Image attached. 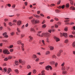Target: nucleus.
Listing matches in <instances>:
<instances>
[{
    "mask_svg": "<svg viewBox=\"0 0 75 75\" xmlns=\"http://www.w3.org/2000/svg\"><path fill=\"white\" fill-rule=\"evenodd\" d=\"M2 52L4 54H10V52L8 51L7 50H4Z\"/></svg>",
    "mask_w": 75,
    "mask_h": 75,
    "instance_id": "obj_1",
    "label": "nucleus"
},
{
    "mask_svg": "<svg viewBox=\"0 0 75 75\" xmlns=\"http://www.w3.org/2000/svg\"><path fill=\"white\" fill-rule=\"evenodd\" d=\"M45 68L46 70H47V71L49 70V69H50V70H52V68L50 66H46Z\"/></svg>",
    "mask_w": 75,
    "mask_h": 75,
    "instance_id": "obj_2",
    "label": "nucleus"
},
{
    "mask_svg": "<svg viewBox=\"0 0 75 75\" xmlns=\"http://www.w3.org/2000/svg\"><path fill=\"white\" fill-rule=\"evenodd\" d=\"M19 61L20 63L22 64V65H24L25 64V61H22L21 60L19 59Z\"/></svg>",
    "mask_w": 75,
    "mask_h": 75,
    "instance_id": "obj_3",
    "label": "nucleus"
},
{
    "mask_svg": "<svg viewBox=\"0 0 75 75\" xmlns=\"http://www.w3.org/2000/svg\"><path fill=\"white\" fill-rule=\"evenodd\" d=\"M54 38L56 42H58V41H59L60 39H59L56 36H54Z\"/></svg>",
    "mask_w": 75,
    "mask_h": 75,
    "instance_id": "obj_4",
    "label": "nucleus"
},
{
    "mask_svg": "<svg viewBox=\"0 0 75 75\" xmlns=\"http://www.w3.org/2000/svg\"><path fill=\"white\" fill-rule=\"evenodd\" d=\"M50 35H51V34L50 33H45V37L48 38V37H50Z\"/></svg>",
    "mask_w": 75,
    "mask_h": 75,
    "instance_id": "obj_5",
    "label": "nucleus"
},
{
    "mask_svg": "<svg viewBox=\"0 0 75 75\" xmlns=\"http://www.w3.org/2000/svg\"><path fill=\"white\" fill-rule=\"evenodd\" d=\"M62 52V50H60L59 51V52L57 53V55L58 57H59V56H61V52Z\"/></svg>",
    "mask_w": 75,
    "mask_h": 75,
    "instance_id": "obj_6",
    "label": "nucleus"
},
{
    "mask_svg": "<svg viewBox=\"0 0 75 75\" xmlns=\"http://www.w3.org/2000/svg\"><path fill=\"white\" fill-rule=\"evenodd\" d=\"M63 35L64 37H65V38H67V37H68V34L67 33H63Z\"/></svg>",
    "mask_w": 75,
    "mask_h": 75,
    "instance_id": "obj_7",
    "label": "nucleus"
},
{
    "mask_svg": "<svg viewBox=\"0 0 75 75\" xmlns=\"http://www.w3.org/2000/svg\"><path fill=\"white\" fill-rule=\"evenodd\" d=\"M29 38H30L29 40V42H31V41H32V40H33V38L31 36H29Z\"/></svg>",
    "mask_w": 75,
    "mask_h": 75,
    "instance_id": "obj_8",
    "label": "nucleus"
},
{
    "mask_svg": "<svg viewBox=\"0 0 75 75\" xmlns=\"http://www.w3.org/2000/svg\"><path fill=\"white\" fill-rule=\"evenodd\" d=\"M21 24V21H19L17 22V25L18 26H20Z\"/></svg>",
    "mask_w": 75,
    "mask_h": 75,
    "instance_id": "obj_9",
    "label": "nucleus"
},
{
    "mask_svg": "<svg viewBox=\"0 0 75 75\" xmlns=\"http://www.w3.org/2000/svg\"><path fill=\"white\" fill-rule=\"evenodd\" d=\"M45 33H42L40 34L39 35V37H43V36H45Z\"/></svg>",
    "mask_w": 75,
    "mask_h": 75,
    "instance_id": "obj_10",
    "label": "nucleus"
},
{
    "mask_svg": "<svg viewBox=\"0 0 75 75\" xmlns=\"http://www.w3.org/2000/svg\"><path fill=\"white\" fill-rule=\"evenodd\" d=\"M33 16L35 17H36L37 18H40V16L34 14L33 15Z\"/></svg>",
    "mask_w": 75,
    "mask_h": 75,
    "instance_id": "obj_11",
    "label": "nucleus"
},
{
    "mask_svg": "<svg viewBox=\"0 0 75 75\" xmlns=\"http://www.w3.org/2000/svg\"><path fill=\"white\" fill-rule=\"evenodd\" d=\"M55 62L52 61L50 62V64L51 65H54V64H55Z\"/></svg>",
    "mask_w": 75,
    "mask_h": 75,
    "instance_id": "obj_12",
    "label": "nucleus"
},
{
    "mask_svg": "<svg viewBox=\"0 0 75 75\" xmlns=\"http://www.w3.org/2000/svg\"><path fill=\"white\" fill-rule=\"evenodd\" d=\"M35 21V23H40V21H39V20H36Z\"/></svg>",
    "mask_w": 75,
    "mask_h": 75,
    "instance_id": "obj_13",
    "label": "nucleus"
},
{
    "mask_svg": "<svg viewBox=\"0 0 75 75\" xmlns=\"http://www.w3.org/2000/svg\"><path fill=\"white\" fill-rule=\"evenodd\" d=\"M49 48H50V50H54V47L52 46H50V47H49Z\"/></svg>",
    "mask_w": 75,
    "mask_h": 75,
    "instance_id": "obj_14",
    "label": "nucleus"
},
{
    "mask_svg": "<svg viewBox=\"0 0 75 75\" xmlns=\"http://www.w3.org/2000/svg\"><path fill=\"white\" fill-rule=\"evenodd\" d=\"M59 7L60 8H62V9H63V8H64V7H65V5H63L62 6H59Z\"/></svg>",
    "mask_w": 75,
    "mask_h": 75,
    "instance_id": "obj_15",
    "label": "nucleus"
},
{
    "mask_svg": "<svg viewBox=\"0 0 75 75\" xmlns=\"http://www.w3.org/2000/svg\"><path fill=\"white\" fill-rule=\"evenodd\" d=\"M66 7L67 8H69V3H67L66 5Z\"/></svg>",
    "mask_w": 75,
    "mask_h": 75,
    "instance_id": "obj_16",
    "label": "nucleus"
},
{
    "mask_svg": "<svg viewBox=\"0 0 75 75\" xmlns=\"http://www.w3.org/2000/svg\"><path fill=\"white\" fill-rule=\"evenodd\" d=\"M15 72L16 74H18L19 73V71H18L17 69L15 70Z\"/></svg>",
    "mask_w": 75,
    "mask_h": 75,
    "instance_id": "obj_17",
    "label": "nucleus"
},
{
    "mask_svg": "<svg viewBox=\"0 0 75 75\" xmlns=\"http://www.w3.org/2000/svg\"><path fill=\"white\" fill-rule=\"evenodd\" d=\"M72 46L74 48H75V42H74L72 43Z\"/></svg>",
    "mask_w": 75,
    "mask_h": 75,
    "instance_id": "obj_18",
    "label": "nucleus"
},
{
    "mask_svg": "<svg viewBox=\"0 0 75 75\" xmlns=\"http://www.w3.org/2000/svg\"><path fill=\"white\" fill-rule=\"evenodd\" d=\"M27 69H30V68H31V67L29 65H28L27 66Z\"/></svg>",
    "mask_w": 75,
    "mask_h": 75,
    "instance_id": "obj_19",
    "label": "nucleus"
},
{
    "mask_svg": "<svg viewBox=\"0 0 75 75\" xmlns=\"http://www.w3.org/2000/svg\"><path fill=\"white\" fill-rule=\"evenodd\" d=\"M17 30L18 33H20V32H21V31L20 30V29L18 28H17Z\"/></svg>",
    "mask_w": 75,
    "mask_h": 75,
    "instance_id": "obj_20",
    "label": "nucleus"
},
{
    "mask_svg": "<svg viewBox=\"0 0 75 75\" xmlns=\"http://www.w3.org/2000/svg\"><path fill=\"white\" fill-rule=\"evenodd\" d=\"M68 27H65V28H64V30L65 31H68Z\"/></svg>",
    "mask_w": 75,
    "mask_h": 75,
    "instance_id": "obj_21",
    "label": "nucleus"
},
{
    "mask_svg": "<svg viewBox=\"0 0 75 75\" xmlns=\"http://www.w3.org/2000/svg\"><path fill=\"white\" fill-rule=\"evenodd\" d=\"M47 27V26L45 24H44L43 25H42V28H45Z\"/></svg>",
    "mask_w": 75,
    "mask_h": 75,
    "instance_id": "obj_22",
    "label": "nucleus"
},
{
    "mask_svg": "<svg viewBox=\"0 0 75 75\" xmlns=\"http://www.w3.org/2000/svg\"><path fill=\"white\" fill-rule=\"evenodd\" d=\"M18 61H15L14 62V64H15V65H17L18 64Z\"/></svg>",
    "mask_w": 75,
    "mask_h": 75,
    "instance_id": "obj_23",
    "label": "nucleus"
},
{
    "mask_svg": "<svg viewBox=\"0 0 75 75\" xmlns=\"http://www.w3.org/2000/svg\"><path fill=\"white\" fill-rule=\"evenodd\" d=\"M22 42L20 40H18L17 42V44H21V43H22Z\"/></svg>",
    "mask_w": 75,
    "mask_h": 75,
    "instance_id": "obj_24",
    "label": "nucleus"
},
{
    "mask_svg": "<svg viewBox=\"0 0 75 75\" xmlns=\"http://www.w3.org/2000/svg\"><path fill=\"white\" fill-rule=\"evenodd\" d=\"M8 59H11L12 58V56H8Z\"/></svg>",
    "mask_w": 75,
    "mask_h": 75,
    "instance_id": "obj_25",
    "label": "nucleus"
},
{
    "mask_svg": "<svg viewBox=\"0 0 75 75\" xmlns=\"http://www.w3.org/2000/svg\"><path fill=\"white\" fill-rule=\"evenodd\" d=\"M38 33L37 34V35L39 37V35L41 34V31H39L38 32Z\"/></svg>",
    "mask_w": 75,
    "mask_h": 75,
    "instance_id": "obj_26",
    "label": "nucleus"
},
{
    "mask_svg": "<svg viewBox=\"0 0 75 75\" xmlns=\"http://www.w3.org/2000/svg\"><path fill=\"white\" fill-rule=\"evenodd\" d=\"M25 35L24 34H22L21 35V38H23L24 37Z\"/></svg>",
    "mask_w": 75,
    "mask_h": 75,
    "instance_id": "obj_27",
    "label": "nucleus"
},
{
    "mask_svg": "<svg viewBox=\"0 0 75 75\" xmlns=\"http://www.w3.org/2000/svg\"><path fill=\"white\" fill-rule=\"evenodd\" d=\"M31 21L33 23H35V19L34 18L32 19Z\"/></svg>",
    "mask_w": 75,
    "mask_h": 75,
    "instance_id": "obj_28",
    "label": "nucleus"
},
{
    "mask_svg": "<svg viewBox=\"0 0 75 75\" xmlns=\"http://www.w3.org/2000/svg\"><path fill=\"white\" fill-rule=\"evenodd\" d=\"M70 3L71 5H73L74 4V2H73L72 0L70 1Z\"/></svg>",
    "mask_w": 75,
    "mask_h": 75,
    "instance_id": "obj_29",
    "label": "nucleus"
},
{
    "mask_svg": "<svg viewBox=\"0 0 75 75\" xmlns=\"http://www.w3.org/2000/svg\"><path fill=\"white\" fill-rule=\"evenodd\" d=\"M8 59L7 57H5L4 59V61H7L8 60Z\"/></svg>",
    "mask_w": 75,
    "mask_h": 75,
    "instance_id": "obj_30",
    "label": "nucleus"
},
{
    "mask_svg": "<svg viewBox=\"0 0 75 75\" xmlns=\"http://www.w3.org/2000/svg\"><path fill=\"white\" fill-rule=\"evenodd\" d=\"M33 74H35L36 73V72H37V71H36V70L35 69L33 70Z\"/></svg>",
    "mask_w": 75,
    "mask_h": 75,
    "instance_id": "obj_31",
    "label": "nucleus"
},
{
    "mask_svg": "<svg viewBox=\"0 0 75 75\" xmlns=\"http://www.w3.org/2000/svg\"><path fill=\"white\" fill-rule=\"evenodd\" d=\"M7 32L4 33L3 34V35H7Z\"/></svg>",
    "mask_w": 75,
    "mask_h": 75,
    "instance_id": "obj_32",
    "label": "nucleus"
},
{
    "mask_svg": "<svg viewBox=\"0 0 75 75\" xmlns=\"http://www.w3.org/2000/svg\"><path fill=\"white\" fill-rule=\"evenodd\" d=\"M54 25L55 28H58V25L57 24H55Z\"/></svg>",
    "mask_w": 75,
    "mask_h": 75,
    "instance_id": "obj_33",
    "label": "nucleus"
},
{
    "mask_svg": "<svg viewBox=\"0 0 75 75\" xmlns=\"http://www.w3.org/2000/svg\"><path fill=\"white\" fill-rule=\"evenodd\" d=\"M41 74H42L41 75H45V74L44 73V71H42Z\"/></svg>",
    "mask_w": 75,
    "mask_h": 75,
    "instance_id": "obj_34",
    "label": "nucleus"
},
{
    "mask_svg": "<svg viewBox=\"0 0 75 75\" xmlns=\"http://www.w3.org/2000/svg\"><path fill=\"white\" fill-rule=\"evenodd\" d=\"M48 32L50 33H51V32H52V30L51 29H49Z\"/></svg>",
    "mask_w": 75,
    "mask_h": 75,
    "instance_id": "obj_35",
    "label": "nucleus"
},
{
    "mask_svg": "<svg viewBox=\"0 0 75 75\" xmlns=\"http://www.w3.org/2000/svg\"><path fill=\"white\" fill-rule=\"evenodd\" d=\"M67 72L66 71H63L62 72V74H67Z\"/></svg>",
    "mask_w": 75,
    "mask_h": 75,
    "instance_id": "obj_36",
    "label": "nucleus"
},
{
    "mask_svg": "<svg viewBox=\"0 0 75 75\" xmlns=\"http://www.w3.org/2000/svg\"><path fill=\"white\" fill-rule=\"evenodd\" d=\"M69 37L70 38H74V36L72 35H69Z\"/></svg>",
    "mask_w": 75,
    "mask_h": 75,
    "instance_id": "obj_37",
    "label": "nucleus"
},
{
    "mask_svg": "<svg viewBox=\"0 0 75 75\" xmlns=\"http://www.w3.org/2000/svg\"><path fill=\"white\" fill-rule=\"evenodd\" d=\"M58 25H61V22H59L57 23Z\"/></svg>",
    "mask_w": 75,
    "mask_h": 75,
    "instance_id": "obj_38",
    "label": "nucleus"
},
{
    "mask_svg": "<svg viewBox=\"0 0 75 75\" xmlns=\"http://www.w3.org/2000/svg\"><path fill=\"white\" fill-rule=\"evenodd\" d=\"M13 49H11L10 50V51L11 52H13Z\"/></svg>",
    "mask_w": 75,
    "mask_h": 75,
    "instance_id": "obj_39",
    "label": "nucleus"
},
{
    "mask_svg": "<svg viewBox=\"0 0 75 75\" xmlns=\"http://www.w3.org/2000/svg\"><path fill=\"white\" fill-rule=\"evenodd\" d=\"M69 20H65L64 21V22H65V23H67V22H69Z\"/></svg>",
    "mask_w": 75,
    "mask_h": 75,
    "instance_id": "obj_40",
    "label": "nucleus"
},
{
    "mask_svg": "<svg viewBox=\"0 0 75 75\" xmlns=\"http://www.w3.org/2000/svg\"><path fill=\"white\" fill-rule=\"evenodd\" d=\"M17 21L16 20H14L13 21V23H16V22Z\"/></svg>",
    "mask_w": 75,
    "mask_h": 75,
    "instance_id": "obj_41",
    "label": "nucleus"
},
{
    "mask_svg": "<svg viewBox=\"0 0 75 75\" xmlns=\"http://www.w3.org/2000/svg\"><path fill=\"white\" fill-rule=\"evenodd\" d=\"M55 31V30L54 29H52V33H54Z\"/></svg>",
    "mask_w": 75,
    "mask_h": 75,
    "instance_id": "obj_42",
    "label": "nucleus"
},
{
    "mask_svg": "<svg viewBox=\"0 0 75 75\" xmlns=\"http://www.w3.org/2000/svg\"><path fill=\"white\" fill-rule=\"evenodd\" d=\"M65 43H67V42H68V40H65L64 41Z\"/></svg>",
    "mask_w": 75,
    "mask_h": 75,
    "instance_id": "obj_43",
    "label": "nucleus"
},
{
    "mask_svg": "<svg viewBox=\"0 0 75 75\" xmlns=\"http://www.w3.org/2000/svg\"><path fill=\"white\" fill-rule=\"evenodd\" d=\"M2 41H3V42H7L8 41L7 40H2Z\"/></svg>",
    "mask_w": 75,
    "mask_h": 75,
    "instance_id": "obj_44",
    "label": "nucleus"
},
{
    "mask_svg": "<svg viewBox=\"0 0 75 75\" xmlns=\"http://www.w3.org/2000/svg\"><path fill=\"white\" fill-rule=\"evenodd\" d=\"M33 55L34 56V57L35 58H37V56L35 54H33Z\"/></svg>",
    "mask_w": 75,
    "mask_h": 75,
    "instance_id": "obj_45",
    "label": "nucleus"
},
{
    "mask_svg": "<svg viewBox=\"0 0 75 75\" xmlns=\"http://www.w3.org/2000/svg\"><path fill=\"white\" fill-rule=\"evenodd\" d=\"M13 47V45H11L9 47V48H12Z\"/></svg>",
    "mask_w": 75,
    "mask_h": 75,
    "instance_id": "obj_46",
    "label": "nucleus"
},
{
    "mask_svg": "<svg viewBox=\"0 0 75 75\" xmlns=\"http://www.w3.org/2000/svg\"><path fill=\"white\" fill-rule=\"evenodd\" d=\"M61 0H59V1L57 3V4H59L61 3Z\"/></svg>",
    "mask_w": 75,
    "mask_h": 75,
    "instance_id": "obj_47",
    "label": "nucleus"
},
{
    "mask_svg": "<svg viewBox=\"0 0 75 75\" xmlns=\"http://www.w3.org/2000/svg\"><path fill=\"white\" fill-rule=\"evenodd\" d=\"M50 54V52L49 51H47L46 53V55H48V54Z\"/></svg>",
    "mask_w": 75,
    "mask_h": 75,
    "instance_id": "obj_48",
    "label": "nucleus"
},
{
    "mask_svg": "<svg viewBox=\"0 0 75 75\" xmlns=\"http://www.w3.org/2000/svg\"><path fill=\"white\" fill-rule=\"evenodd\" d=\"M55 6V4H51L50 6H51L52 7H53V6Z\"/></svg>",
    "mask_w": 75,
    "mask_h": 75,
    "instance_id": "obj_49",
    "label": "nucleus"
},
{
    "mask_svg": "<svg viewBox=\"0 0 75 75\" xmlns=\"http://www.w3.org/2000/svg\"><path fill=\"white\" fill-rule=\"evenodd\" d=\"M14 34V33L13 32H12L11 33V35H13Z\"/></svg>",
    "mask_w": 75,
    "mask_h": 75,
    "instance_id": "obj_50",
    "label": "nucleus"
},
{
    "mask_svg": "<svg viewBox=\"0 0 75 75\" xmlns=\"http://www.w3.org/2000/svg\"><path fill=\"white\" fill-rule=\"evenodd\" d=\"M4 37V38H8V35H5Z\"/></svg>",
    "mask_w": 75,
    "mask_h": 75,
    "instance_id": "obj_51",
    "label": "nucleus"
},
{
    "mask_svg": "<svg viewBox=\"0 0 75 75\" xmlns=\"http://www.w3.org/2000/svg\"><path fill=\"white\" fill-rule=\"evenodd\" d=\"M65 24L66 25H68L69 24H70V23L68 22H65Z\"/></svg>",
    "mask_w": 75,
    "mask_h": 75,
    "instance_id": "obj_52",
    "label": "nucleus"
},
{
    "mask_svg": "<svg viewBox=\"0 0 75 75\" xmlns=\"http://www.w3.org/2000/svg\"><path fill=\"white\" fill-rule=\"evenodd\" d=\"M7 66V64L6 63H5L3 64V66L4 67V66Z\"/></svg>",
    "mask_w": 75,
    "mask_h": 75,
    "instance_id": "obj_53",
    "label": "nucleus"
},
{
    "mask_svg": "<svg viewBox=\"0 0 75 75\" xmlns=\"http://www.w3.org/2000/svg\"><path fill=\"white\" fill-rule=\"evenodd\" d=\"M52 58H56V56L55 55H53L52 56Z\"/></svg>",
    "mask_w": 75,
    "mask_h": 75,
    "instance_id": "obj_54",
    "label": "nucleus"
},
{
    "mask_svg": "<svg viewBox=\"0 0 75 75\" xmlns=\"http://www.w3.org/2000/svg\"><path fill=\"white\" fill-rule=\"evenodd\" d=\"M42 42L43 43V44L45 45V42H44V40H42Z\"/></svg>",
    "mask_w": 75,
    "mask_h": 75,
    "instance_id": "obj_55",
    "label": "nucleus"
},
{
    "mask_svg": "<svg viewBox=\"0 0 75 75\" xmlns=\"http://www.w3.org/2000/svg\"><path fill=\"white\" fill-rule=\"evenodd\" d=\"M7 6L9 7H11V4H8L7 5Z\"/></svg>",
    "mask_w": 75,
    "mask_h": 75,
    "instance_id": "obj_56",
    "label": "nucleus"
},
{
    "mask_svg": "<svg viewBox=\"0 0 75 75\" xmlns=\"http://www.w3.org/2000/svg\"><path fill=\"white\" fill-rule=\"evenodd\" d=\"M4 70L5 72H6L7 71V69H6V68H4Z\"/></svg>",
    "mask_w": 75,
    "mask_h": 75,
    "instance_id": "obj_57",
    "label": "nucleus"
},
{
    "mask_svg": "<svg viewBox=\"0 0 75 75\" xmlns=\"http://www.w3.org/2000/svg\"><path fill=\"white\" fill-rule=\"evenodd\" d=\"M39 61V59H36L35 60V61L36 62H38V61Z\"/></svg>",
    "mask_w": 75,
    "mask_h": 75,
    "instance_id": "obj_58",
    "label": "nucleus"
},
{
    "mask_svg": "<svg viewBox=\"0 0 75 75\" xmlns=\"http://www.w3.org/2000/svg\"><path fill=\"white\" fill-rule=\"evenodd\" d=\"M60 35L61 37H62V35H63V33H60Z\"/></svg>",
    "mask_w": 75,
    "mask_h": 75,
    "instance_id": "obj_59",
    "label": "nucleus"
},
{
    "mask_svg": "<svg viewBox=\"0 0 75 75\" xmlns=\"http://www.w3.org/2000/svg\"><path fill=\"white\" fill-rule=\"evenodd\" d=\"M28 3L27 2H25V6H27Z\"/></svg>",
    "mask_w": 75,
    "mask_h": 75,
    "instance_id": "obj_60",
    "label": "nucleus"
},
{
    "mask_svg": "<svg viewBox=\"0 0 75 75\" xmlns=\"http://www.w3.org/2000/svg\"><path fill=\"white\" fill-rule=\"evenodd\" d=\"M69 68H69V67H67L66 69H67V71H68V69H69Z\"/></svg>",
    "mask_w": 75,
    "mask_h": 75,
    "instance_id": "obj_61",
    "label": "nucleus"
},
{
    "mask_svg": "<svg viewBox=\"0 0 75 75\" xmlns=\"http://www.w3.org/2000/svg\"><path fill=\"white\" fill-rule=\"evenodd\" d=\"M47 42H49V39H48V38L47 39Z\"/></svg>",
    "mask_w": 75,
    "mask_h": 75,
    "instance_id": "obj_62",
    "label": "nucleus"
},
{
    "mask_svg": "<svg viewBox=\"0 0 75 75\" xmlns=\"http://www.w3.org/2000/svg\"><path fill=\"white\" fill-rule=\"evenodd\" d=\"M72 33L74 35H75V31L72 32Z\"/></svg>",
    "mask_w": 75,
    "mask_h": 75,
    "instance_id": "obj_63",
    "label": "nucleus"
},
{
    "mask_svg": "<svg viewBox=\"0 0 75 75\" xmlns=\"http://www.w3.org/2000/svg\"><path fill=\"white\" fill-rule=\"evenodd\" d=\"M31 72H30L27 75H31Z\"/></svg>",
    "mask_w": 75,
    "mask_h": 75,
    "instance_id": "obj_64",
    "label": "nucleus"
}]
</instances>
